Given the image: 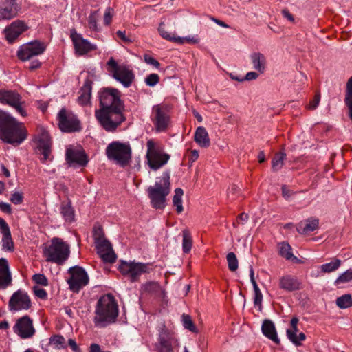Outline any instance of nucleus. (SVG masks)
Returning <instances> with one entry per match:
<instances>
[{
  "mask_svg": "<svg viewBox=\"0 0 352 352\" xmlns=\"http://www.w3.org/2000/svg\"><path fill=\"white\" fill-rule=\"evenodd\" d=\"M320 94H316L315 95L314 99L310 101V102L308 105V109H309L311 110L316 109L318 107V106L320 103Z\"/></svg>",
  "mask_w": 352,
  "mask_h": 352,
  "instance_id": "56",
  "label": "nucleus"
},
{
  "mask_svg": "<svg viewBox=\"0 0 352 352\" xmlns=\"http://www.w3.org/2000/svg\"><path fill=\"white\" fill-rule=\"evenodd\" d=\"M199 42V38L197 36H188L185 37H177L176 43L184 44L185 43L196 44Z\"/></svg>",
  "mask_w": 352,
  "mask_h": 352,
  "instance_id": "47",
  "label": "nucleus"
},
{
  "mask_svg": "<svg viewBox=\"0 0 352 352\" xmlns=\"http://www.w3.org/2000/svg\"><path fill=\"white\" fill-rule=\"evenodd\" d=\"M41 67V63L38 60H34L30 62L29 69L30 70L36 69Z\"/></svg>",
  "mask_w": 352,
  "mask_h": 352,
  "instance_id": "64",
  "label": "nucleus"
},
{
  "mask_svg": "<svg viewBox=\"0 0 352 352\" xmlns=\"http://www.w3.org/2000/svg\"><path fill=\"white\" fill-rule=\"evenodd\" d=\"M144 82L147 86L154 87L160 82V76L157 74H150L145 78Z\"/></svg>",
  "mask_w": 352,
  "mask_h": 352,
  "instance_id": "49",
  "label": "nucleus"
},
{
  "mask_svg": "<svg viewBox=\"0 0 352 352\" xmlns=\"http://www.w3.org/2000/svg\"><path fill=\"white\" fill-rule=\"evenodd\" d=\"M105 153L109 160L124 167L131 160L132 149L129 142L114 141L108 144Z\"/></svg>",
  "mask_w": 352,
  "mask_h": 352,
  "instance_id": "6",
  "label": "nucleus"
},
{
  "mask_svg": "<svg viewBox=\"0 0 352 352\" xmlns=\"http://www.w3.org/2000/svg\"><path fill=\"white\" fill-rule=\"evenodd\" d=\"M258 77V74L256 72H249L246 74L245 76L243 78L244 80H256Z\"/></svg>",
  "mask_w": 352,
  "mask_h": 352,
  "instance_id": "59",
  "label": "nucleus"
},
{
  "mask_svg": "<svg viewBox=\"0 0 352 352\" xmlns=\"http://www.w3.org/2000/svg\"><path fill=\"white\" fill-rule=\"evenodd\" d=\"M170 175L165 172L161 177L157 178L153 186L148 188V197L153 208L162 209L165 207L166 197L170 192Z\"/></svg>",
  "mask_w": 352,
  "mask_h": 352,
  "instance_id": "5",
  "label": "nucleus"
},
{
  "mask_svg": "<svg viewBox=\"0 0 352 352\" xmlns=\"http://www.w3.org/2000/svg\"><path fill=\"white\" fill-rule=\"evenodd\" d=\"M336 305L342 309H347L352 307V297L349 294H344L336 300Z\"/></svg>",
  "mask_w": 352,
  "mask_h": 352,
  "instance_id": "38",
  "label": "nucleus"
},
{
  "mask_svg": "<svg viewBox=\"0 0 352 352\" xmlns=\"http://www.w3.org/2000/svg\"><path fill=\"white\" fill-rule=\"evenodd\" d=\"M113 14V10L111 8L108 7L106 8L104 14V25H108L111 23Z\"/></svg>",
  "mask_w": 352,
  "mask_h": 352,
  "instance_id": "54",
  "label": "nucleus"
},
{
  "mask_svg": "<svg viewBox=\"0 0 352 352\" xmlns=\"http://www.w3.org/2000/svg\"><path fill=\"white\" fill-rule=\"evenodd\" d=\"M171 106L165 103L154 105L152 108L151 120L157 132L167 130L170 124Z\"/></svg>",
  "mask_w": 352,
  "mask_h": 352,
  "instance_id": "9",
  "label": "nucleus"
},
{
  "mask_svg": "<svg viewBox=\"0 0 352 352\" xmlns=\"http://www.w3.org/2000/svg\"><path fill=\"white\" fill-rule=\"evenodd\" d=\"M92 82L87 79L79 91L78 102L82 106L88 105L90 103L91 96Z\"/></svg>",
  "mask_w": 352,
  "mask_h": 352,
  "instance_id": "27",
  "label": "nucleus"
},
{
  "mask_svg": "<svg viewBox=\"0 0 352 352\" xmlns=\"http://www.w3.org/2000/svg\"><path fill=\"white\" fill-rule=\"evenodd\" d=\"M158 30L160 32V35L165 39L168 40V41H173L175 43H176L177 41V37L174 34H170L169 32H168L165 29H164V25L163 23H161L159 26V28H158Z\"/></svg>",
  "mask_w": 352,
  "mask_h": 352,
  "instance_id": "46",
  "label": "nucleus"
},
{
  "mask_svg": "<svg viewBox=\"0 0 352 352\" xmlns=\"http://www.w3.org/2000/svg\"><path fill=\"white\" fill-rule=\"evenodd\" d=\"M352 280V269H349L342 273L335 280L334 284L338 285L342 283H346Z\"/></svg>",
  "mask_w": 352,
  "mask_h": 352,
  "instance_id": "43",
  "label": "nucleus"
},
{
  "mask_svg": "<svg viewBox=\"0 0 352 352\" xmlns=\"http://www.w3.org/2000/svg\"><path fill=\"white\" fill-rule=\"evenodd\" d=\"M65 160L69 166H85L89 162L85 151L81 147L72 145L66 148Z\"/></svg>",
  "mask_w": 352,
  "mask_h": 352,
  "instance_id": "16",
  "label": "nucleus"
},
{
  "mask_svg": "<svg viewBox=\"0 0 352 352\" xmlns=\"http://www.w3.org/2000/svg\"><path fill=\"white\" fill-rule=\"evenodd\" d=\"M178 345L175 334L165 327L159 330L158 342L156 348L158 352H173L174 346Z\"/></svg>",
  "mask_w": 352,
  "mask_h": 352,
  "instance_id": "15",
  "label": "nucleus"
},
{
  "mask_svg": "<svg viewBox=\"0 0 352 352\" xmlns=\"http://www.w3.org/2000/svg\"><path fill=\"white\" fill-rule=\"evenodd\" d=\"M262 333L265 336L272 340L276 344L280 343L276 330L274 322L270 320H265L261 327Z\"/></svg>",
  "mask_w": 352,
  "mask_h": 352,
  "instance_id": "30",
  "label": "nucleus"
},
{
  "mask_svg": "<svg viewBox=\"0 0 352 352\" xmlns=\"http://www.w3.org/2000/svg\"><path fill=\"white\" fill-rule=\"evenodd\" d=\"M116 34L123 41H124L126 43L131 42V40L128 36H126L124 31L118 30V31H117Z\"/></svg>",
  "mask_w": 352,
  "mask_h": 352,
  "instance_id": "61",
  "label": "nucleus"
},
{
  "mask_svg": "<svg viewBox=\"0 0 352 352\" xmlns=\"http://www.w3.org/2000/svg\"><path fill=\"white\" fill-rule=\"evenodd\" d=\"M144 60L146 63L153 65V67H155L157 69L160 68V63L156 59H155L153 57H152L151 56H150L148 54H145L144 56Z\"/></svg>",
  "mask_w": 352,
  "mask_h": 352,
  "instance_id": "55",
  "label": "nucleus"
},
{
  "mask_svg": "<svg viewBox=\"0 0 352 352\" xmlns=\"http://www.w3.org/2000/svg\"><path fill=\"white\" fill-rule=\"evenodd\" d=\"M342 261L338 258H334L329 263L322 264L320 266V270L322 273H331L336 271L341 265Z\"/></svg>",
  "mask_w": 352,
  "mask_h": 352,
  "instance_id": "35",
  "label": "nucleus"
},
{
  "mask_svg": "<svg viewBox=\"0 0 352 352\" xmlns=\"http://www.w3.org/2000/svg\"><path fill=\"white\" fill-rule=\"evenodd\" d=\"M194 140L195 142L203 148H208L210 145L208 133L203 126H199L195 133Z\"/></svg>",
  "mask_w": 352,
  "mask_h": 352,
  "instance_id": "31",
  "label": "nucleus"
},
{
  "mask_svg": "<svg viewBox=\"0 0 352 352\" xmlns=\"http://www.w3.org/2000/svg\"><path fill=\"white\" fill-rule=\"evenodd\" d=\"M279 287L286 292H292L300 289L302 283L296 276L285 274L279 279Z\"/></svg>",
  "mask_w": 352,
  "mask_h": 352,
  "instance_id": "23",
  "label": "nucleus"
},
{
  "mask_svg": "<svg viewBox=\"0 0 352 352\" xmlns=\"http://www.w3.org/2000/svg\"><path fill=\"white\" fill-rule=\"evenodd\" d=\"M286 158V154L280 152L275 155L272 162V168L274 171H278L281 169Z\"/></svg>",
  "mask_w": 352,
  "mask_h": 352,
  "instance_id": "39",
  "label": "nucleus"
},
{
  "mask_svg": "<svg viewBox=\"0 0 352 352\" xmlns=\"http://www.w3.org/2000/svg\"><path fill=\"white\" fill-rule=\"evenodd\" d=\"M250 60L253 68L259 72L263 74L266 69L267 59L264 54L261 52H253L250 55Z\"/></svg>",
  "mask_w": 352,
  "mask_h": 352,
  "instance_id": "28",
  "label": "nucleus"
},
{
  "mask_svg": "<svg viewBox=\"0 0 352 352\" xmlns=\"http://www.w3.org/2000/svg\"><path fill=\"white\" fill-rule=\"evenodd\" d=\"M184 195V191L182 188H177L175 190V195L173 199V203L174 206L176 207V210L177 213H181L183 210L182 206V196Z\"/></svg>",
  "mask_w": 352,
  "mask_h": 352,
  "instance_id": "36",
  "label": "nucleus"
},
{
  "mask_svg": "<svg viewBox=\"0 0 352 352\" xmlns=\"http://www.w3.org/2000/svg\"><path fill=\"white\" fill-rule=\"evenodd\" d=\"M0 228L2 234V239L1 241V249L5 252L14 251V242L11 236L9 226L6 221L0 218Z\"/></svg>",
  "mask_w": 352,
  "mask_h": 352,
  "instance_id": "22",
  "label": "nucleus"
},
{
  "mask_svg": "<svg viewBox=\"0 0 352 352\" xmlns=\"http://www.w3.org/2000/svg\"><path fill=\"white\" fill-rule=\"evenodd\" d=\"M70 38L74 44L75 52L78 55L82 56L97 49L95 44H92L87 39L84 38L82 34L77 33L75 29L70 30Z\"/></svg>",
  "mask_w": 352,
  "mask_h": 352,
  "instance_id": "18",
  "label": "nucleus"
},
{
  "mask_svg": "<svg viewBox=\"0 0 352 352\" xmlns=\"http://www.w3.org/2000/svg\"><path fill=\"white\" fill-rule=\"evenodd\" d=\"M94 238L95 243L105 239L102 228L100 226H95L94 228Z\"/></svg>",
  "mask_w": 352,
  "mask_h": 352,
  "instance_id": "50",
  "label": "nucleus"
},
{
  "mask_svg": "<svg viewBox=\"0 0 352 352\" xmlns=\"http://www.w3.org/2000/svg\"><path fill=\"white\" fill-rule=\"evenodd\" d=\"M17 12L18 6L16 0H10L8 4L0 7V19H11L16 16Z\"/></svg>",
  "mask_w": 352,
  "mask_h": 352,
  "instance_id": "29",
  "label": "nucleus"
},
{
  "mask_svg": "<svg viewBox=\"0 0 352 352\" xmlns=\"http://www.w3.org/2000/svg\"><path fill=\"white\" fill-rule=\"evenodd\" d=\"M58 126L63 132L70 133L79 131L80 122L77 117L70 111L63 108L57 116Z\"/></svg>",
  "mask_w": 352,
  "mask_h": 352,
  "instance_id": "13",
  "label": "nucleus"
},
{
  "mask_svg": "<svg viewBox=\"0 0 352 352\" xmlns=\"http://www.w3.org/2000/svg\"><path fill=\"white\" fill-rule=\"evenodd\" d=\"M182 250L184 253H188L192 245V239L188 230H184L182 232Z\"/></svg>",
  "mask_w": 352,
  "mask_h": 352,
  "instance_id": "40",
  "label": "nucleus"
},
{
  "mask_svg": "<svg viewBox=\"0 0 352 352\" xmlns=\"http://www.w3.org/2000/svg\"><path fill=\"white\" fill-rule=\"evenodd\" d=\"M28 135V130L23 122L0 110V139L3 142L18 146L27 139Z\"/></svg>",
  "mask_w": 352,
  "mask_h": 352,
  "instance_id": "2",
  "label": "nucleus"
},
{
  "mask_svg": "<svg viewBox=\"0 0 352 352\" xmlns=\"http://www.w3.org/2000/svg\"><path fill=\"white\" fill-rule=\"evenodd\" d=\"M27 29L28 26L23 21L16 20L4 30L6 38L9 43H13Z\"/></svg>",
  "mask_w": 352,
  "mask_h": 352,
  "instance_id": "21",
  "label": "nucleus"
},
{
  "mask_svg": "<svg viewBox=\"0 0 352 352\" xmlns=\"http://www.w3.org/2000/svg\"><path fill=\"white\" fill-rule=\"evenodd\" d=\"M32 280L37 284L46 286L48 284L47 278L44 274H36L32 276Z\"/></svg>",
  "mask_w": 352,
  "mask_h": 352,
  "instance_id": "53",
  "label": "nucleus"
},
{
  "mask_svg": "<svg viewBox=\"0 0 352 352\" xmlns=\"http://www.w3.org/2000/svg\"><path fill=\"white\" fill-rule=\"evenodd\" d=\"M281 190L283 197L286 199H289L292 195L290 190L286 186H283Z\"/></svg>",
  "mask_w": 352,
  "mask_h": 352,
  "instance_id": "62",
  "label": "nucleus"
},
{
  "mask_svg": "<svg viewBox=\"0 0 352 352\" xmlns=\"http://www.w3.org/2000/svg\"><path fill=\"white\" fill-rule=\"evenodd\" d=\"M98 13L94 12L91 13L88 17V25L89 28L93 31H98Z\"/></svg>",
  "mask_w": 352,
  "mask_h": 352,
  "instance_id": "48",
  "label": "nucleus"
},
{
  "mask_svg": "<svg viewBox=\"0 0 352 352\" xmlns=\"http://www.w3.org/2000/svg\"><path fill=\"white\" fill-rule=\"evenodd\" d=\"M97 252L105 263H113L116 260V255L113 250L111 243L104 239L96 243Z\"/></svg>",
  "mask_w": 352,
  "mask_h": 352,
  "instance_id": "20",
  "label": "nucleus"
},
{
  "mask_svg": "<svg viewBox=\"0 0 352 352\" xmlns=\"http://www.w3.org/2000/svg\"><path fill=\"white\" fill-rule=\"evenodd\" d=\"M45 48L44 43L34 41L22 45L17 52V56L22 61L29 60L33 56L42 54Z\"/></svg>",
  "mask_w": 352,
  "mask_h": 352,
  "instance_id": "17",
  "label": "nucleus"
},
{
  "mask_svg": "<svg viewBox=\"0 0 352 352\" xmlns=\"http://www.w3.org/2000/svg\"><path fill=\"white\" fill-rule=\"evenodd\" d=\"M13 330L22 339L30 338L36 332L33 321L28 316L19 318L13 327Z\"/></svg>",
  "mask_w": 352,
  "mask_h": 352,
  "instance_id": "19",
  "label": "nucleus"
},
{
  "mask_svg": "<svg viewBox=\"0 0 352 352\" xmlns=\"http://www.w3.org/2000/svg\"><path fill=\"white\" fill-rule=\"evenodd\" d=\"M60 214L66 221L72 222L74 219V210L70 203L61 204Z\"/></svg>",
  "mask_w": 352,
  "mask_h": 352,
  "instance_id": "34",
  "label": "nucleus"
},
{
  "mask_svg": "<svg viewBox=\"0 0 352 352\" xmlns=\"http://www.w3.org/2000/svg\"><path fill=\"white\" fill-rule=\"evenodd\" d=\"M107 65L108 71L113 78L120 82L124 87L131 86L135 79V75L129 66L118 65L112 57L109 58Z\"/></svg>",
  "mask_w": 352,
  "mask_h": 352,
  "instance_id": "8",
  "label": "nucleus"
},
{
  "mask_svg": "<svg viewBox=\"0 0 352 352\" xmlns=\"http://www.w3.org/2000/svg\"><path fill=\"white\" fill-rule=\"evenodd\" d=\"M32 307L30 297L28 293L22 289H18L11 296L8 307L12 312L26 311Z\"/></svg>",
  "mask_w": 352,
  "mask_h": 352,
  "instance_id": "14",
  "label": "nucleus"
},
{
  "mask_svg": "<svg viewBox=\"0 0 352 352\" xmlns=\"http://www.w3.org/2000/svg\"><path fill=\"white\" fill-rule=\"evenodd\" d=\"M42 253L45 261L63 265L69 256V245L62 239L54 237L42 245Z\"/></svg>",
  "mask_w": 352,
  "mask_h": 352,
  "instance_id": "4",
  "label": "nucleus"
},
{
  "mask_svg": "<svg viewBox=\"0 0 352 352\" xmlns=\"http://www.w3.org/2000/svg\"><path fill=\"white\" fill-rule=\"evenodd\" d=\"M299 331L298 327H292L290 329H287L286 334L288 339L296 346H301L302 342L305 340L306 336L304 333L300 332L297 335V333Z\"/></svg>",
  "mask_w": 352,
  "mask_h": 352,
  "instance_id": "32",
  "label": "nucleus"
},
{
  "mask_svg": "<svg viewBox=\"0 0 352 352\" xmlns=\"http://www.w3.org/2000/svg\"><path fill=\"white\" fill-rule=\"evenodd\" d=\"M10 200L15 205L21 204L23 201V195L20 192H14L12 194Z\"/></svg>",
  "mask_w": 352,
  "mask_h": 352,
  "instance_id": "52",
  "label": "nucleus"
},
{
  "mask_svg": "<svg viewBox=\"0 0 352 352\" xmlns=\"http://www.w3.org/2000/svg\"><path fill=\"white\" fill-rule=\"evenodd\" d=\"M0 210L6 214H10L12 213V208L11 206L6 202L1 201L0 202Z\"/></svg>",
  "mask_w": 352,
  "mask_h": 352,
  "instance_id": "58",
  "label": "nucleus"
},
{
  "mask_svg": "<svg viewBox=\"0 0 352 352\" xmlns=\"http://www.w3.org/2000/svg\"><path fill=\"white\" fill-rule=\"evenodd\" d=\"M344 102L349 109L350 118L352 120V76L349 79L346 83Z\"/></svg>",
  "mask_w": 352,
  "mask_h": 352,
  "instance_id": "37",
  "label": "nucleus"
},
{
  "mask_svg": "<svg viewBox=\"0 0 352 352\" xmlns=\"http://www.w3.org/2000/svg\"><path fill=\"white\" fill-rule=\"evenodd\" d=\"M144 292L149 294H157L161 291V287L157 282L149 281L142 285Z\"/></svg>",
  "mask_w": 352,
  "mask_h": 352,
  "instance_id": "41",
  "label": "nucleus"
},
{
  "mask_svg": "<svg viewBox=\"0 0 352 352\" xmlns=\"http://www.w3.org/2000/svg\"><path fill=\"white\" fill-rule=\"evenodd\" d=\"M150 265L149 263L122 261L118 269L120 273L127 277L131 282H136L142 274L149 272Z\"/></svg>",
  "mask_w": 352,
  "mask_h": 352,
  "instance_id": "10",
  "label": "nucleus"
},
{
  "mask_svg": "<svg viewBox=\"0 0 352 352\" xmlns=\"http://www.w3.org/2000/svg\"><path fill=\"white\" fill-rule=\"evenodd\" d=\"M279 254L281 256L284 257L287 260H292L296 263L298 262L297 257L294 256L292 252V247L287 242H282L278 243Z\"/></svg>",
  "mask_w": 352,
  "mask_h": 352,
  "instance_id": "33",
  "label": "nucleus"
},
{
  "mask_svg": "<svg viewBox=\"0 0 352 352\" xmlns=\"http://www.w3.org/2000/svg\"><path fill=\"white\" fill-rule=\"evenodd\" d=\"M182 323L185 329L194 333L197 332V329L191 317L189 315H182Z\"/></svg>",
  "mask_w": 352,
  "mask_h": 352,
  "instance_id": "44",
  "label": "nucleus"
},
{
  "mask_svg": "<svg viewBox=\"0 0 352 352\" xmlns=\"http://www.w3.org/2000/svg\"><path fill=\"white\" fill-rule=\"evenodd\" d=\"M68 344L69 345L71 346L72 349L73 350V351L74 352H80V349L79 347L78 346L76 341L73 339H69L68 340Z\"/></svg>",
  "mask_w": 352,
  "mask_h": 352,
  "instance_id": "63",
  "label": "nucleus"
},
{
  "mask_svg": "<svg viewBox=\"0 0 352 352\" xmlns=\"http://www.w3.org/2000/svg\"><path fill=\"white\" fill-rule=\"evenodd\" d=\"M254 292V303L256 306H261L262 300H263V294L258 286H253Z\"/></svg>",
  "mask_w": 352,
  "mask_h": 352,
  "instance_id": "51",
  "label": "nucleus"
},
{
  "mask_svg": "<svg viewBox=\"0 0 352 352\" xmlns=\"http://www.w3.org/2000/svg\"><path fill=\"white\" fill-rule=\"evenodd\" d=\"M12 275L7 259L0 258V289H6L12 283Z\"/></svg>",
  "mask_w": 352,
  "mask_h": 352,
  "instance_id": "25",
  "label": "nucleus"
},
{
  "mask_svg": "<svg viewBox=\"0 0 352 352\" xmlns=\"http://www.w3.org/2000/svg\"><path fill=\"white\" fill-rule=\"evenodd\" d=\"M226 259L228 263V268L231 272H234L238 269V259L234 252H229L227 254Z\"/></svg>",
  "mask_w": 352,
  "mask_h": 352,
  "instance_id": "45",
  "label": "nucleus"
},
{
  "mask_svg": "<svg viewBox=\"0 0 352 352\" xmlns=\"http://www.w3.org/2000/svg\"><path fill=\"white\" fill-rule=\"evenodd\" d=\"M0 102L13 108L17 113L23 117L27 116L25 110L26 102L21 96L14 90H0Z\"/></svg>",
  "mask_w": 352,
  "mask_h": 352,
  "instance_id": "11",
  "label": "nucleus"
},
{
  "mask_svg": "<svg viewBox=\"0 0 352 352\" xmlns=\"http://www.w3.org/2000/svg\"><path fill=\"white\" fill-rule=\"evenodd\" d=\"M146 158L151 169L157 170L168 163L170 156L164 153L158 143L150 139L146 142Z\"/></svg>",
  "mask_w": 352,
  "mask_h": 352,
  "instance_id": "7",
  "label": "nucleus"
},
{
  "mask_svg": "<svg viewBox=\"0 0 352 352\" xmlns=\"http://www.w3.org/2000/svg\"><path fill=\"white\" fill-rule=\"evenodd\" d=\"M94 322L97 327H105L113 323L118 316V305L112 294L102 296L97 301Z\"/></svg>",
  "mask_w": 352,
  "mask_h": 352,
  "instance_id": "3",
  "label": "nucleus"
},
{
  "mask_svg": "<svg viewBox=\"0 0 352 352\" xmlns=\"http://www.w3.org/2000/svg\"><path fill=\"white\" fill-rule=\"evenodd\" d=\"M318 226V219L311 217L298 223L296 230L300 234H307L317 230Z\"/></svg>",
  "mask_w": 352,
  "mask_h": 352,
  "instance_id": "26",
  "label": "nucleus"
},
{
  "mask_svg": "<svg viewBox=\"0 0 352 352\" xmlns=\"http://www.w3.org/2000/svg\"><path fill=\"white\" fill-rule=\"evenodd\" d=\"M51 139L47 133H43L38 140V148L41 151L43 157L41 161L43 164H46L48 160L52 161L51 154Z\"/></svg>",
  "mask_w": 352,
  "mask_h": 352,
  "instance_id": "24",
  "label": "nucleus"
},
{
  "mask_svg": "<svg viewBox=\"0 0 352 352\" xmlns=\"http://www.w3.org/2000/svg\"><path fill=\"white\" fill-rule=\"evenodd\" d=\"M70 277L67 282L69 289L74 292H78L82 288L88 285L89 278L85 270L80 266H74L68 270Z\"/></svg>",
  "mask_w": 352,
  "mask_h": 352,
  "instance_id": "12",
  "label": "nucleus"
},
{
  "mask_svg": "<svg viewBox=\"0 0 352 352\" xmlns=\"http://www.w3.org/2000/svg\"><path fill=\"white\" fill-rule=\"evenodd\" d=\"M34 292L36 296H37L39 298L45 299L47 298V292L46 291L39 287H34Z\"/></svg>",
  "mask_w": 352,
  "mask_h": 352,
  "instance_id": "57",
  "label": "nucleus"
},
{
  "mask_svg": "<svg viewBox=\"0 0 352 352\" xmlns=\"http://www.w3.org/2000/svg\"><path fill=\"white\" fill-rule=\"evenodd\" d=\"M89 352H111V351H103V350H102V349L99 344L93 343L90 345Z\"/></svg>",
  "mask_w": 352,
  "mask_h": 352,
  "instance_id": "60",
  "label": "nucleus"
},
{
  "mask_svg": "<svg viewBox=\"0 0 352 352\" xmlns=\"http://www.w3.org/2000/svg\"><path fill=\"white\" fill-rule=\"evenodd\" d=\"M98 98L100 108L95 111V117L106 131L114 132L126 120L121 92L116 88L104 87L98 91Z\"/></svg>",
  "mask_w": 352,
  "mask_h": 352,
  "instance_id": "1",
  "label": "nucleus"
},
{
  "mask_svg": "<svg viewBox=\"0 0 352 352\" xmlns=\"http://www.w3.org/2000/svg\"><path fill=\"white\" fill-rule=\"evenodd\" d=\"M49 343L50 345L58 349L65 348V339L60 335L52 336L50 338Z\"/></svg>",
  "mask_w": 352,
  "mask_h": 352,
  "instance_id": "42",
  "label": "nucleus"
}]
</instances>
